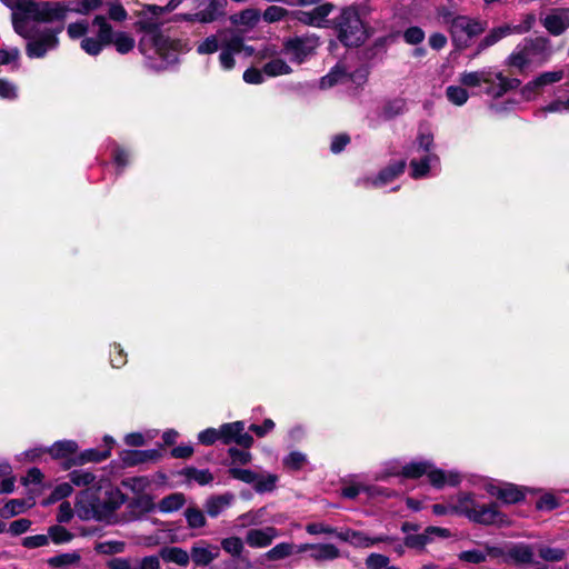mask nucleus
<instances>
[{"instance_id":"nucleus-36","label":"nucleus","mask_w":569,"mask_h":569,"mask_svg":"<svg viewBox=\"0 0 569 569\" xmlns=\"http://www.w3.org/2000/svg\"><path fill=\"white\" fill-rule=\"evenodd\" d=\"M220 545L221 549L233 558L240 557L244 550V542L237 536L223 538Z\"/></svg>"},{"instance_id":"nucleus-22","label":"nucleus","mask_w":569,"mask_h":569,"mask_svg":"<svg viewBox=\"0 0 569 569\" xmlns=\"http://www.w3.org/2000/svg\"><path fill=\"white\" fill-rule=\"evenodd\" d=\"M333 6L325 3L316 7L310 12H302L300 20L315 27H326L328 16L331 13Z\"/></svg>"},{"instance_id":"nucleus-38","label":"nucleus","mask_w":569,"mask_h":569,"mask_svg":"<svg viewBox=\"0 0 569 569\" xmlns=\"http://www.w3.org/2000/svg\"><path fill=\"white\" fill-rule=\"evenodd\" d=\"M295 552V545L280 542L266 552V558L271 561L282 560Z\"/></svg>"},{"instance_id":"nucleus-50","label":"nucleus","mask_w":569,"mask_h":569,"mask_svg":"<svg viewBox=\"0 0 569 569\" xmlns=\"http://www.w3.org/2000/svg\"><path fill=\"white\" fill-rule=\"evenodd\" d=\"M26 509V503L22 500L13 499L8 501L2 509L0 510V515L2 517L9 518L23 512Z\"/></svg>"},{"instance_id":"nucleus-46","label":"nucleus","mask_w":569,"mask_h":569,"mask_svg":"<svg viewBox=\"0 0 569 569\" xmlns=\"http://www.w3.org/2000/svg\"><path fill=\"white\" fill-rule=\"evenodd\" d=\"M48 537L49 540L51 539L54 543L60 545L71 541L73 536L64 527L52 526L48 530Z\"/></svg>"},{"instance_id":"nucleus-12","label":"nucleus","mask_w":569,"mask_h":569,"mask_svg":"<svg viewBox=\"0 0 569 569\" xmlns=\"http://www.w3.org/2000/svg\"><path fill=\"white\" fill-rule=\"evenodd\" d=\"M221 441L226 445L236 443L249 449L253 445V438L246 431L243 421L228 422L220 426Z\"/></svg>"},{"instance_id":"nucleus-25","label":"nucleus","mask_w":569,"mask_h":569,"mask_svg":"<svg viewBox=\"0 0 569 569\" xmlns=\"http://www.w3.org/2000/svg\"><path fill=\"white\" fill-rule=\"evenodd\" d=\"M261 14L257 9H246L241 12L230 17V21L233 26L243 27L246 29L254 28L260 21Z\"/></svg>"},{"instance_id":"nucleus-41","label":"nucleus","mask_w":569,"mask_h":569,"mask_svg":"<svg viewBox=\"0 0 569 569\" xmlns=\"http://www.w3.org/2000/svg\"><path fill=\"white\" fill-rule=\"evenodd\" d=\"M509 556L517 563H531L533 561V552L529 546L520 545L509 550Z\"/></svg>"},{"instance_id":"nucleus-10","label":"nucleus","mask_w":569,"mask_h":569,"mask_svg":"<svg viewBox=\"0 0 569 569\" xmlns=\"http://www.w3.org/2000/svg\"><path fill=\"white\" fill-rule=\"evenodd\" d=\"M475 486H480L489 495L497 497L503 503H517L525 498L523 490L512 483H499L492 479L479 478L477 481H471Z\"/></svg>"},{"instance_id":"nucleus-42","label":"nucleus","mask_w":569,"mask_h":569,"mask_svg":"<svg viewBox=\"0 0 569 569\" xmlns=\"http://www.w3.org/2000/svg\"><path fill=\"white\" fill-rule=\"evenodd\" d=\"M264 515L266 508H260L240 515L238 520L241 521V527L259 526L263 522Z\"/></svg>"},{"instance_id":"nucleus-15","label":"nucleus","mask_w":569,"mask_h":569,"mask_svg":"<svg viewBox=\"0 0 569 569\" xmlns=\"http://www.w3.org/2000/svg\"><path fill=\"white\" fill-rule=\"evenodd\" d=\"M565 77L563 70L546 71L527 82L522 88V96L527 99L532 98L543 88L561 81Z\"/></svg>"},{"instance_id":"nucleus-55","label":"nucleus","mask_w":569,"mask_h":569,"mask_svg":"<svg viewBox=\"0 0 569 569\" xmlns=\"http://www.w3.org/2000/svg\"><path fill=\"white\" fill-rule=\"evenodd\" d=\"M72 485L71 482H63L58 485L51 492L48 501L49 502H57L62 500L63 498L69 497L72 493Z\"/></svg>"},{"instance_id":"nucleus-53","label":"nucleus","mask_w":569,"mask_h":569,"mask_svg":"<svg viewBox=\"0 0 569 569\" xmlns=\"http://www.w3.org/2000/svg\"><path fill=\"white\" fill-rule=\"evenodd\" d=\"M539 556L546 561H561L565 556L566 551L560 548H550V547H541L539 549Z\"/></svg>"},{"instance_id":"nucleus-4","label":"nucleus","mask_w":569,"mask_h":569,"mask_svg":"<svg viewBox=\"0 0 569 569\" xmlns=\"http://www.w3.org/2000/svg\"><path fill=\"white\" fill-rule=\"evenodd\" d=\"M88 32L89 24L87 21L70 23L67 28V33L71 39L82 38L80 47L90 56H98L109 44H113L120 54L129 53L136 46V40L130 33L113 31L112 26L103 14L94 16L91 22L92 34L89 36Z\"/></svg>"},{"instance_id":"nucleus-61","label":"nucleus","mask_w":569,"mask_h":569,"mask_svg":"<svg viewBox=\"0 0 569 569\" xmlns=\"http://www.w3.org/2000/svg\"><path fill=\"white\" fill-rule=\"evenodd\" d=\"M112 157L119 170L124 169L130 162V152L119 146L114 147L112 151Z\"/></svg>"},{"instance_id":"nucleus-56","label":"nucleus","mask_w":569,"mask_h":569,"mask_svg":"<svg viewBox=\"0 0 569 569\" xmlns=\"http://www.w3.org/2000/svg\"><path fill=\"white\" fill-rule=\"evenodd\" d=\"M560 506L559 500L552 493L542 495L536 502V507L539 510L551 511Z\"/></svg>"},{"instance_id":"nucleus-60","label":"nucleus","mask_w":569,"mask_h":569,"mask_svg":"<svg viewBox=\"0 0 569 569\" xmlns=\"http://www.w3.org/2000/svg\"><path fill=\"white\" fill-rule=\"evenodd\" d=\"M49 545L48 535H34L24 537L22 539V546L28 549L40 548Z\"/></svg>"},{"instance_id":"nucleus-44","label":"nucleus","mask_w":569,"mask_h":569,"mask_svg":"<svg viewBox=\"0 0 569 569\" xmlns=\"http://www.w3.org/2000/svg\"><path fill=\"white\" fill-rule=\"evenodd\" d=\"M219 49H221V44L218 37L214 34L207 37L197 46V52L201 56L214 53Z\"/></svg>"},{"instance_id":"nucleus-19","label":"nucleus","mask_w":569,"mask_h":569,"mask_svg":"<svg viewBox=\"0 0 569 569\" xmlns=\"http://www.w3.org/2000/svg\"><path fill=\"white\" fill-rule=\"evenodd\" d=\"M278 537L279 531L274 527L254 528L247 531L246 543L250 548L262 549L269 547Z\"/></svg>"},{"instance_id":"nucleus-51","label":"nucleus","mask_w":569,"mask_h":569,"mask_svg":"<svg viewBox=\"0 0 569 569\" xmlns=\"http://www.w3.org/2000/svg\"><path fill=\"white\" fill-rule=\"evenodd\" d=\"M229 475L237 480H240L244 483H249L252 486L257 479V473L254 471L236 467H231L229 469Z\"/></svg>"},{"instance_id":"nucleus-59","label":"nucleus","mask_w":569,"mask_h":569,"mask_svg":"<svg viewBox=\"0 0 569 569\" xmlns=\"http://www.w3.org/2000/svg\"><path fill=\"white\" fill-rule=\"evenodd\" d=\"M154 437L152 431H148L146 435L141 432H132L128 433L124 437V442L128 446L140 447L147 442V439H152Z\"/></svg>"},{"instance_id":"nucleus-13","label":"nucleus","mask_w":569,"mask_h":569,"mask_svg":"<svg viewBox=\"0 0 569 569\" xmlns=\"http://www.w3.org/2000/svg\"><path fill=\"white\" fill-rule=\"evenodd\" d=\"M355 20L356 9L353 7H349L341 10V13L336 21L338 38L346 47H352L356 43L353 31Z\"/></svg>"},{"instance_id":"nucleus-31","label":"nucleus","mask_w":569,"mask_h":569,"mask_svg":"<svg viewBox=\"0 0 569 569\" xmlns=\"http://www.w3.org/2000/svg\"><path fill=\"white\" fill-rule=\"evenodd\" d=\"M262 71L268 77H279L290 74L292 69L283 59L277 57L266 62Z\"/></svg>"},{"instance_id":"nucleus-37","label":"nucleus","mask_w":569,"mask_h":569,"mask_svg":"<svg viewBox=\"0 0 569 569\" xmlns=\"http://www.w3.org/2000/svg\"><path fill=\"white\" fill-rule=\"evenodd\" d=\"M184 518L190 529H200L207 525L204 513L196 507H188L184 510Z\"/></svg>"},{"instance_id":"nucleus-30","label":"nucleus","mask_w":569,"mask_h":569,"mask_svg":"<svg viewBox=\"0 0 569 569\" xmlns=\"http://www.w3.org/2000/svg\"><path fill=\"white\" fill-rule=\"evenodd\" d=\"M181 475L188 482L194 481L199 486H206L213 481L214 477L209 469H197L193 467L184 468Z\"/></svg>"},{"instance_id":"nucleus-62","label":"nucleus","mask_w":569,"mask_h":569,"mask_svg":"<svg viewBox=\"0 0 569 569\" xmlns=\"http://www.w3.org/2000/svg\"><path fill=\"white\" fill-rule=\"evenodd\" d=\"M351 142V137L346 133H339L332 137L330 150L332 153H340Z\"/></svg>"},{"instance_id":"nucleus-26","label":"nucleus","mask_w":569,"mask_h":569,"mask_svg":"<svg viewBox=\"0 0 569 569\" xmlns=\"http://www.w3.org/2000/svg\"><path fill=\"white\" fill-rule=\"evenodd\" d=\"M340 556L338 548L331 543H313L309 557L316 561H330Z\"/></svg>"},{"instance_id":"nucleus-14","label":"nucleus","mask_w":569,"mask_h":569,"mask_svg":"<svg viewBox=\"0 0 569 569\" xmlns=\"http://www.w3.org/2000/svg\"><path fill=\"white\" fill-rule=\"evenodd\" d=\"M220 556V547L207 540H199L190 548V557L196 566L207 567Z\"/></svg>"},{"instance_id":"nucleus-39","label":"nucleus","mask_w":569,"mask_h":569,"mask_svg":"<svg viewBox=\"0 0 569 569\" xmlns=\"http://www.w3.org/2000/svg\"><path fill=\"white\" fill-rule=\"evenodd\" d=\"M94 550L100 555H117L126 550V542L121 540H107L96 543Z\"/></svg>"},{"instance_id":"nucleus-21","label":"nucleus","mask_w":569,"mask_h":569,"mask_svg":"<svg viewBox=\"0 0 569 569\" xmlns=\"http://www.w3.org/2000/svg\"><path fill=\"white\" fill-rule=\"evenodd\" d=\"M227 0H209L207 7L199 12H196L198 22L211 23L224 16Z\"/></svg>"},{"instance_id":"nucleus-8","label":"nucleus","mask_w":569,"mask_h":569,"mask_svg":"<svg viewBox=\"0 0 569 569\" xmlns=\"http://www.w3.org/2000/svg\"><path fill=\"white\" fill-rule=\"evenodd\" d=\"M459 83L467 88H477L482 83L491 86L488 93L500 97L508 90L520 86V80L505 77L501 72L492 73L489 69L479 71H465L459 74Z\"/></svg>"},{"instance_id":"nucleus-47","label":"nucleus","mask_w":569,"mask_h":569,"mask_svg":"<svg viewBox=\"0 0 569 569\" xmlns=\"http://www.w3.org/2000/svg\"><path fill=\"white\" fill-rule=\"evenodd\" d=\"M80 555L78 552L62 553L49 559V565L52 567H63L76 565L80 561Z\"/></svg>"},{"instance_id":"nucleus-2","label":"nucleus","mask_w":569,"mask_h":569,"mask_svg":"<svg viewBox=\"0 0 569 569\" xmlns=\"http://www.w3.org/2000/svg\"><path fill=\"white\" fill-rule=\"evenodd\" d=\"M182 0H170L166 6L148 4L139 13L137 28L143 32L140 39V51L149 60L153 61V67L166 68L177 61L178 54L182 50V43L171 39L159 31V17L163 13L173 11Z\"/></svg>"},{"instance_id":"nucleus-48","label":"nucleus","mask_w":569,"mask_h":569,"mask_svg":"<svg viewBox=\"0 0 569 569\" xmlns=\"http://www.w3.org/2000/svg\"><path fill=\"white\" fill-rule=\"evenodd\" d=\"M366 565L368 569H398L397 567L389 565L388 557L379 553H371L367 558Z\"/></svg>"},{"instance_id":"nucleus-34","label":"nucleus","mask_w":569,"mask_h":569,"mask_svg":"<svg viewBox=\"0 0 569 569\" xmlns=\"http://www.w3.org/2000/svg\"><path fill=\"white\" fill-rule=\"evenodd\" d=\"M446 98L451 104L461 107L467 103L469 92L462 84H451L446 88Z\"/></svg>"},{"instance_id":"nucleus-40","label":"nucleus","mask_w":569,"mask_h":569,"mask_svg":"<svg viewBox=\"0 0 569 569\" xmlns=\"http://www.w3.org/2000/svg\"><path fill=\"white\" fill-rule=\"evenodd\" d=\"M278 482V476L273 473L259 475L257 473L256 482L253 483V488L257 492H270L272 491Z\"/></svg>"},{"instance_id":"nucleus-9","label":"nucleus","mask_w":569,"mask_h":569,"mask_svg":"<svg viewBox=\"0 0 569 569\" xmlns=\"http://www.w3.org/2000/svg\"><path fill=\"white\" fill-rule=\"evenodd\" d=\"M440 17L445 23L450 24V34L458 48L467 47L468 42L483 30L480 22L465 16L451 19L448 12H440Z\"/></svg>"},{"instance_id":"nucleus-54","label":"nucleus","mask_w":569,"mask_h":569,"mask_svg":"<svg viewBox=\"0 0 569 569\" xmlns=\"http://www.w3.org/2000/svg\"><path fill=\"white\" fill-rule=\"evenodd\" d=\"M536 23V17L532 13L526 14L518 24H510L513 34H523L529 32Z\"/></svg>"},{"instance_id":"nucleus-6","label":"nucleus","mask_w":569,"mask_h":569,"mask_svg":"<svg viewBox=\"0 0 569 569\" xmlns=\"http://www.w3.org/2000/svg\"><path fill=\"white\" fill-rule=\"evenodd\" d=\"M552 54L553 49L548 38H525L508 56L506 63L519 71H526L542 67Z\"/></svg>"},{"instance_id":"nucleus-17","label":"nucleus","mask_w":569,"mask_h":569,"mask_svg":"<svg viewBox=\"0 0 569 569\" xmlns=\"http://www.w3.org/2000/svg\"><path fill=\"white\" fill-rule=\"evenodd\" d=\"M541 23L552 36H560L569 28V10L552 9L543 18Z\"/></svg>"},{"instance_id":"nucleus-63","label":"nucleus","mask_w":569,"mask_h":569,"mask_svg":"<svg viewBox=\"0 0 569 569\" xmlns=\"http://www.w3.org/2000/svg\"><path fill=\"white\" fill-rule=\"evenodd\" d=\"M17 97H18L17 86L7 79H0V98L13 100Z\"/></svg>"},{"instance_id":"nucleus-29","label":"nucleus","mask_w":569,"mask_h":569,"mask_svg":"<svg viewBox=\"0 0 569 569\" xmlns=\"http://www.w3.org/2000/svg\"><path fill=\"white\" fill-rule=\"evenodd\" d=\"M161 557L167 562L186 567L191 560L190 552L179 547H169L161 550Z\"/></svg>"},{"instance_id":"nucleus-24","label":"nucleus","mask_w":569,"mask_h":569,"mask_svg":"<svg viewBox=\"0 0 569 569\" xmlns=\"http://www.w3.org/2000/svg\"><path fill=\"white\" fill-rule=\"evenodd\" d=\"M69 480L71 485L76 487L94 488L102 480H107L103 477L98 478L93 472L84 469L73 470L69 473Z\"/></svg>"},{"instance_id":"nucleus-11","label":"nucleus","mask_w":569,"mask_h":569,"mask_svg":"<svg viewBox=\"0 0 569 569\" xmlns=\"http://www.w3.org/2000/svg\"><path fill=\"white\" fill-rule=\"evenodd\" d=\"M318 46V39L315 37H296L283 42L282 51L289 57L291 62L300 64L313 54Z\"/></svg>"},{"instance_id":"nucleus-45","label":"nucleus","mask_w":569,"mask_h":569,"mask_svg":"<svg viewBox=\"0 0 569 569\" xmlns=\"http://www.w3.org/2000/svg\"><path fill=\"white\" fill-rule=\"evenodd\" d=\"M345 76H346L345 70L341 67L337 66L336 68H333L331 70V72H329L328 74H326L325 77H322L320 79V88L321 89L331 88L335 84H337L338 82L342 81Z\"/></svg>"},{"instance_id":"nucleus-49","label":"nucleus","mask_w":569,"mask_h":569,"mask_svg":"<svg viewBox=\"0 0 569 569\" xmlns=\"http://www.w3.org/2000/svg\"><path fill=\"white\" fill-rule=\"evenodd\" d=\"M288 13V10L279 6L268 7L262 14V19L268 23H273L282 20Z\"/></svg>"},{"instance_id":"nucleus-23","label":"nucleus","mask_w":569,"mask_h":569,"mask_svg":"<svg viewBox=\"0 0 569 569\" xmlns=\"http://www.w3.org/2000/svg\"><path fill=\"white\" fill-rule=\"evenodd\" d=\"M412 151L417 154L436 153L433 133L429 128L419 129Z\"/></svg>"},{"instance_id":"nucleus-35","label":"nucleus","mask_w":569,"mask_h":569,"mask_svg":"<svg viewBox=\"0 0 569 569\" xmlns=\"http://www.w3.org/2000/svg\"><path fill=\"white\" fill-rule=\"evenodd\" d=\"M184 495L180 492H174L161 499V501L158 505V508L161 512H173L179 510L184 505Z\"/></svg>"},{"instance_id":"nucleus-43","label":"nucleus","mask_w":569,"mask_h":569,"mask_svg":"<svg viewBox=\"0 0 569 569\" xmlns=\"http://www.w3.org/2000/svg\"><path fill=\"white\" fill-rule=\"evenodd\" d=\"M108 18L114 22H123L128 18V12L119 0L107 3Z\"/></svg>"},{"instance_id":"nucleus-16","label":"nucleus","mask_w":569,"mask_h":569,"mask_svg":"<svg viewBox=\"0 0 569 569\" xmlns=\"http://www.w3.org/2000/svg\"><path fill=\"white\" fill-rule=\"evenodd\" d=\"M440 164V158L437 153L418 154L410 160V176L413 179H421L429 176V173L437 169Z\"/></svg>"},{"instance_id":"nucleus-58","label":"nucleus","mask_w":569,"mask_h":569,"mask_svg":"<svg viewBox=\"0 0 569 569\" xmlns=\"http://www.w3.org/2000/svg\"><path fill=\"white\" fill-rule=\"evenodd\" d=\"M124 485L134 493L141 495L150 486V480L146 477H133L129 478Z\"/></svg>"},{"instance_id":"nucleus-27","label":"nucleus","mask_w":569,"mask_h":569,"mask_svg":"<svg viewBox=\"0 0 569 569\" xmlns=\"http://www.w3.org/2000/svg\"><path fill=\"white\" fill-rule=\"evenodd\" d=\"M406 167L403 160L396 161L389 164L387 168L380 171L379 176L375 180L376 186H386L399 177Z\"/></svg>"},{"instance_id":"nucleus-57","label":"nucleus","mask_w":569,"mask_h":569,"mask_svg":"<svg viewBox=\"0 0 569 569\" xmlns=\"http://www.w3.org/2000/svg\"><path fill=\"white\" fill-rule=\"evenodd\" d=\"M198 440L200 443L204 445V446H211L213 445L217 440H221V430H220V427L218 429H214V428H208L203 431H201L199 435H198Z\"/></svg>"},{"instance_id":"nucleus-32","label":"nucleus","mask_w":569,"mask_h":569,"mask_svg":"<svg viewBox=\"0 0 569 569\" xmlns=\"http://www.w3.org/2000/svg\"><path fill=\"white\" fill-rule=\"evenodd\" d=\"M78 449V445L73 440H60L56 441L52 446L47 448V452L51 455V457L66 458L72 453H74Z\"/></svg>"},{"instance_id":"nucleus-28","label":"nucleus","mask_w":569,"mask_h":569,"mask_svg":"<svg viewBox=\"0 0 569 569\" xmlns=\"http://www.w3.org/2000/svg\"><path fill=\"white\" fill-rule=\"evenodd\" d=\"M308 462V456L299 450H292L282 458V466L289 471H300Z\"/></svg>"},{"instance_id":"nucleus-52","label":"nucleus","mask_w":569,"mask_h":569,"mask_svg":"<svg viewBox=\"0 0 569 569\" xmlns=\"http://www.w3.org/2000/svg\"><path fill=\"white\" fill-rule=\"evenodd\" d=\"M31 527V521L27 518H20L12 521L9 527L6 526V532L11 536H20L27 532Z\"/></svg>"},{"instance_id":"nucleus-7","label":"nucleus","mask_w":569,"mask_h":569,"mask_svg":"<svg viewBox=\"0 0 569 569\" xmlns=\"http://www.w3.org/2000/svg\"><path fill=\"white\" fill-rule=\"evenodd\" d=\"M451 499L455 515L465 516L472 522L489 526L505 521V516L498 510L497 503L481 505L475 492L458 491Z\"/></svg>"},{"instance_id":"nucleus-3","label":"nucleus","mask_w":569,"mask_h":569,"mask_svg":"<svg viewBox=\"0 0 569 569\" xmlns=\"http://www.w3.org/2000/svg\"><path fill=\"white\" fill-rule=\"evenodd\" d=\"M127 497L109 480H102L94 488L78 492L74 500L76 516L84 521H101L108 525L120 522L116 511L126 502Z\"/></svg>"},{"instance_id":"nucleus-33","label":"nucleus","mask_w":569,"mask_h":569,"mask_svg":"<svg viewBox=\"0 0 569 569\" xmlns=\"http://www.w3.org/2000/svg\"><path fill=\"white\" fill-rule=\"evenodd\" d=\"M513 34L512 31H511V28H510V24H503V26H499L497 28H493L483 39L482 41L479 43V49L480 50H483L488 47H491L493 46L495 43H497L498 41H500L501 39L506 38V37H509Z\"/></svg>"},{"instance_id":"nucleus-64","label":"nucleus","mask_w":569,"mask_h":569,"mask_svg":"<svg viewBox=\"0 0 569 569\" xmlns=\"http://www.w3.org/2000/svg\"><path fill=\"white\" fill-rule=\"evenodd\" d=\"M109 455H110L109 450L100 452L99 450H96V449H88V450H84L80 455V461L81 462H99V461L107 459L109 457Z\"/></svg>"},{"instance_id":"nucleus-1","label":"nucleus","mask_w":569,"mask_h":569,"mask_svg":"<svg viewBox=\"0 0 569 569\" xmlns=\"http://www.w3.org/2000/svg\"><path fill=\"white\" fill-rule=\"evenodd\" d=\"M11 9L12 26L14 31L28 39L26 53L31 59L43 58L49 51L59 46L58 34L62 27L37 30V23H51L63 21L68 12L89 14L98 10L103 0H78L67 6L61 2L36 0H1Z\"/></svg>"},{"instance_id":"nucleus-20","label":"nucleus","mask_w":569,"mask_h":569,"mask_svg":"<svg viewBox=\"0 0 569 569\" xmlns=\"http://www.w3.org/2000/svg\"><path fill=\"white\" fill-rule=\"evenodd\" d=\"M236 497L231 492H224L222 495H212L204 501V510L211 518L219 517L224 510L231 507Z\"/></svg>"},{"instance_id":"nucleus-18","label":"nucleus","mask_w":569,"mask_h":569,"mask_svg":"<svg viewBox=\"0 0 569 569\" xmlns=\"http://www.w3.org/2000/svg\"><path fill=\"white\" fill-rule=\"evenodd\" d=\"M244 43L241 37L233 36L221 44L219 54V62L223 70H231L234 68V56L244 49Z\"/></svg>"},{"instance_id":"nucleus-5","label":"nucleus","mask_w":569,"mask_h":569,"mask_svg":"<svg viewBox=\"0 0 569 569\" xmlns=\"http://www.w3.org/2000/svg\"><path fill=\"white\" fill-rule=\"evenodd\" d=\"M426 475L429 482L437 489L446 486L457 487L461 483L462 477L456 470H443L435 467L430 461H411L406 465H400L398 461H392L387 466L386 476H402L405 478L416 479Z\"/></svg>"}]
</instances>
